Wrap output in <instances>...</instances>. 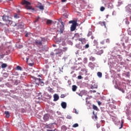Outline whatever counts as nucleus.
<instances>
[{
	"label": "nucleus",
	"mask_w": 131,
	"mask_h": 131,
	"mask_svg": "<svg viewBox=\"0 0 131 131\" xmlns=\"http://www.w3.org/2000/svg\"><path fill=\"white\" fill-rule=\"evenodd\" d=\"M38 21V19H36V20H35V22H37Z\"/></svg>",
	"instance_id": "51"
},
{
	"label": "nucleus",
	"mask_w": 131,
	"mask_h": 131,
	"mask_svg": "<svg viewBox=\"0 0 131 131\" xmlns=\"http://www.w3.org/2000/svg\"><path fill=\"white\" fill-rule=\"evenodd\" d=\"M37 19H38V20H39V16H38Z\"/></svg>",
	"instance_id": "55"
},
{
	"label": "nucleus",
	"mask_w": 131,
	"mask_h": 131,
	"mask_svg": "<svg viewBox=\"0 0 131 131\" xmlns=\"http://www.w3.org/2000/svg\"><path fill=\"white\" fill-rule=\"evenodd\" d=\"M93 43L94 46H98V41L97 40H94Z\"/></svg>",
	"instance_id": "16"
},
{
	"label": "nucleus",
	"mask_w": 131,
	"mask_h": 131,
	"mask_svg": "<svg viewBox=\"0 0 131 131\" xmlns=\"http://www.w3.org/2000/svg\"><path fill=\"white\" fill-rule=\"evenodd\" d=\"M89 67H91V68L93 67L94 63H93V62H89Z\"/></svg>",
	"instance_id": "22"
},
{
	"label": "nucleus",
	"mask_w": 131,
	"mask_h": 131,
	"mask_svg": "<svg viewBox=\"0 0 131 131\" xmlns=\"http://www.w3.org/2000/svg\"><path fill=\"white\" fill-rule=\"evenodd\" d=\"M9 1H13V0H9Z\"/></svg>",
	"instance_id": "63"
},
{
	"label": "nucleus",
	"mask_w": 131,
	"mask_h": 131,
	"mask_svg": "<svg viewBox=\"0 0 131 131\" xmlns=\"http://www.w3.org/2000/svg\"><path fill=\"white\" fill-rule=\"evenodd\" d=\"M16 69L17 70H22V68H21V67L19 66H17L16 67Z\"/></svg>",
	"instance_id": "25"
},
{
	"label": "nucleus",
	"mask_w": 131,
	"mask_h": 131,
	"mask_svg": "<svg viewBox=\"0 0 131 131\" xmlns=\"http://www.w3.org/2000/svg\"><path fill=\"white\" fill-rule=\"evenodd\" d=\"M72 118V117H71L70 115H68V116H67V119H71Z\"/></svg>",
	"instance_id": "33"
},
{
	"label": "nucleus",
	"mask_w": 131,
	"mask_h": 131,
	"mask_svg": "<svg viewBox=\"0 0 131 131\" xmlns=\"http://www.w3.org/2000/svg\"><path fill=\"white\" fill-rule=\"evenodd\" d=\"M56 129H55L54 130H48L47 131H56Z\"/></svg>",
	"instance_id": "49"
},
{
	"label": "nucleus",
	"mask_w": 131,
	"mask_h": 131,
	"mask_svg": "<svg viewBox=\"0 0 131 131\" xmlns=\"http://www.w3.org/2000/svg\"><path fill=\"white\" fill-rule=\"evenodd\" d=\"M43 119L45 121H49V120L50 119V115L48 114L44 115Z\"/></svg>",
	"instance_id": "6"
},
{
	"label": "nucleus",
	"mask_w": 131,
	"mask_h": 131,
	"mask_svg": "<svg viewBox=\"0 0 131 131\" xmlns=\"http://www.w3.org/2000/svg\"><path fill=\"white\" fill-rule=\"evenodd\" d=\"M14 17L15 18V19H18L19 15H18V14H15L14 15Z\"/></svg>",
	"instance_id": "23"
},
{
	"label": "nucleus",
	"mask_w": 131,
	"mask_h": 131,
	"mask_svg": "<svg viewBox=\"0 0 131 131\" xmlns=\"http://www.w3.org/2000/svg\"><path fill=\"white\" fill-rule=\"evenodd\" d=\"M75 113H76V114H78V113L76 112V111H75Z\"/></svg>",
	"instance_id": "54"
},
{
	"label": "nucleus",
	"mask_w": 131,
	"mask_h": 131,
	"mask_svg": "<svg viewBox=\"0 0 131 131\" xmlns=\"http://www.w3.org/2000/svg\"><path fill=\"white\" fill-rule=\"evenodd\" d=\"M105 10V7H101V8H100V11H101V12H103V11H104Z\"/></svg>",
	"instance_id": "27"
},
{
	"label": "nucleus",
	"mask_w": 131,
	"mask_h": 131,
	"mask_svg": "<svg viewBox=\"0 0 131 131\" xmlns=\"http://www.w3.org/2000/svg\"><path fill=\"white\" fill-rule=\"evenodd\" d=\"M58 100H59V96L57 94H54V101L56 102V101H58Z\"/></svg>",
	"instance_id": "9"
},
{
	"label": "nucleus",
	"mask_w": 131,
	"mask_h": 131,
	"mask_svg": "<svg viewBox=\"0 0 131 131\" xmlns=\"http://www.w3.org/2000/svg\"><path fill=\"white\" fill-rule=\"evenodd\" d=\"M37 80L40 82L41 81V79L40 78H38Z\"/></svg>",
	"instance_id": "48"
},
{
	"label": "nucleus",
	"mask_w": 131,
	"mask_h": 131,
	"mask_svg": "<svg viewBox=\"0 0 131 131\" xmlns=\"http://www.w3.org/2000/svg\"><path fill=\"white\" fill-rule=\"evenodd\" d=\"M78 123H75L73 125V127H78Z\"/></svg>",
	"instance_id": "21"
},
{
	"label": "nucleus",
	"mask_w": 131,
	"mask_h": 131,
	"mask_svg": "<svg viewBox=\"0 0 131 131\" xmlns=\"http://www.w3.org/2000/svg\"><path fill=\"white\" fill-rule=\"evenodd\" d=\"M61 106L63 109H66V107H67V103L65 102H62L61 103Z\"/></svg>",
	"instance_id": "8"
},
{
	"label": "nucleus",
	"mask_w": 131,
	"mask_h": 131,
	"mask_svg": "<svg viewBox=\"0 0 131 131\" xmlns=\"http://www.w3.org/2000/svg\"><path fill=\"white\" fill-rule=\"evenodd\" d=\"M79 41H81L82 45H84L86 42V39L84 38H81L78 39Z\"/></svg>",
	"instance_id": "7"
},
{
	"label": "nucleus",
	"mask_w": 131,
	"mask_h": 131,
	"mask_svg": "<svg viewBox=\"0 0 131 131\" xmlns=\"http://www.w3.org/2000/svg\"><path fill=\"white\" fill-rule=\"evenodd\" d=\"M46 127L47 128H50V127L49 126V125L46 126Z\"/></svg>",
	"instance_id": "52"
},
{
	"label": "nucleus",
	"mask_w": 131,
	"mask_h": 131,
	"mask_svg": "<svg viewBox=\"0 0 131 131\" xmlns=\"http://www.w3.org/2000/svg\"><path fill=\"white\" fill-rule=\"evenodd\" d=\"M82 76L79 75L78 76V79H82Z\"/></svg>",
	"instance_id": "35"
},
{
	"label": "nucleus",
	"mask_w": 131,
	"mask_h": 131,
	"mask_svg": "<svg viewBox=\"0 0 131 131\" xmlns=\"http://www.w3.org/2000/svg\"><path fill=\"white\" fill-rule=\"evenodd\" d=\"M96 126H97V128H99V127H100V126H101V125L100 124H97Z\"/></svg>",
	"instance_id": "38"
},
{
	"label": "nucleus",
	"mask_w": 131,
	"mask_h": 131,
	"mask_svg": "<svg viewBox=\"0 0 131 131\" xmlns=\"http://www.w3.org/2000/svg\"><path fill=\"white\" fill-rule=\"evenodd\" d=\"M93 92H94V93H96V91H94Z\"/></svg>",
	"instance_id": "59"
},
{
	"label": "nucleus",
	"mask_w": 131,
	"mask_h": 131,
	"mask_svg": "<svg viewBox=\"0 0 131 131\" xmlns=\"http://www.w3.org/2000/svg\"><path fill=\"white\" fill-rule=\"evenodd\" d=\"M93 114L94 115V116L92 117L93 119H94V118H95V119H98V117L97 116V115H95V112H93Z\"/></svg>",
	"instance_id": "17"
},
{
	"label": "nucleus",
	"mask_w": 131,
	"mask_h": 131,
	"mask_svg": "<svg viewBox=\"0 0 131 131\" xmlns=\"http://www.w3.org/2000/svg\"><path fill=\"white\" fill-rule=\"evenodd\" d=\"M92 39H93V37H91Z\"/></svg>",
	"instance_id": "61"
},
{
	"label": "nucleus",
	"mask_w": 131,
	"mask_h": 131,
	"mask_svg": "<svg viewBox=\"0 0 131 131\" xmlns=\"http://www.w3.org/2000/svg\"><path fill=\"white\" fill-rule=\"evenodd\" d=\"M5 114L7 118H9V117H10V112H9L8 111H6L5 112Z\"/></svg>",
	"instance_id": "11"
},
{
	"label": "nucleus",
	"mask_w": 131,
	"mask_h": 131,
	"mask_svg": "<svg viewBox=\"0 0 131 131\" xmlns=\"http://www.w3.org/2000/svg\"><path fill=\"white\" fill-rule=\"evenodd\" d=\"M69 24H72L71 26V31H74L76 29V26H77V20H70L69 22Z\"/></svg>",
	"instance_id": "4"
},
{
	"label": "nucleus",
	"mask_w": 131,
	"mask_h": 131,
	"mask_svg": "<svg viewBox=\"0 0 131 131\" xmlns=\"http://www.w3.org/2000/svg\"><path fill=\"white\" fill-rule=\"evenodd\" d=\"M107 104H108V105H110V103H108Z\"/></svg>",
	"instance_id": "60"
},
{
	"label": "nucleus",
	"mask_w": 131,
	"mask_h": 131,
	"mask_svg": "<svg viewBox=\"0 0 131 131\" xmlns=\"http://www.w3.org/2000/svg\"><path fill=\"white\" fill-rule=\"evenodd\" d=\"M75 36L76 37H78V36H79V34H78V33L75 34Z\"/></svg>",
	"instance_id": "39"
},
{
	"label": "nucleus",
	"mask_w": 131,
	"mask_h": 131,
	"mask_svg": "<svg viewBox=\"0 0 131 131\" xmlns=\"http://www.w3.org/2000/svg\"><path fill=\"white\" fill-rule=\"evenodd\" d=\"M65 97H66V95H65L64 94H61L60 96V98H65Z\"/></svg>",
	"instance_id": "32"
},
{
	"label": "nucleus",
	"mask_w": 131,
	"mask_h": 131,
	"mask_svg": "<svg viewBox=\"0 0 131 131\" xmlns=\"http://www.w3.org/2000/svg\"><path fill=\"white\" fill-rule=\"evenodd\" d=\"M36 84H37L38 85H39V84H38V83H36Z\"/></svg>",
	"instance_id": "58"
},
{
	"label": "nucleus",
	"mask_w": 131,
	"mask_h": 131,
	"mask_svg": "<svg viewBox=\"0 0 131 131\" xmlns=\"http://www.w3.org/2000/svg\"><path fill=\"white\" fill-rule=\"evenodd\" d=\"M101 45H104L105 43V42L104 41H102L100 42Z\"/></svg>",
	"instance_id": "43"
},
{
	"label": "nucleus",
	"mask_w": 131,
	"mask_h": 131,
	"mask_svg": "<svg viewBox=\"0 0 131 131\" xmlns=\"http://www.w3.org/2000/svg\"><path fill=\"white\" fill-rule=\"evenodd\" d=\"M37 19H38V20H39V16H38Z\"/></svg>",
	"instance_id": "56"
},
{
	"label": "nucleus",
	"mask_w": 131,
	"mask_h": 131,
	"mask_svg": "<svg viewBox=\"0 0 131 131\" xmlns=\"http://www.w3.org/2000/svg\"><path fill=\"white\" fill-rule=\"evenodd\" d=\"M120 91H121L123 93H124V90L121 89Z\"/></svg>",
	"instance_id": "45"
},
{
	"label": "nucleus",
	"mask_w": 131,
	"mask_h": 131,
	"mask_svg": "<svg viewBox=\"0 0 131 131\" xmlns=\"http://www.w3.org/2000/svg\"><path fill=\"white\" fill-rule=\"evenodd\" d=\"M87 106H89V107L91 106V103H90V102H87Z\"/></svg>",
	"instance_id": "40"
},
{
	"label": "nucleus",
	"mask_w": 131,
	"mask_h": 131,
	"mask_svg": "<svg viewBox=\"0 0 131 131\" xmlns=\"http://www.w3.org/2000/svg\"><path fill=\"white\" fill-rule=\"evenodd\" d=\"M93 109L96 110V111H98V107L94 104L93 105Z\"/></svg>",
	"instance_id": "15"
},
{
	"label": "nucleus",
	"mask_w": 131,
	"mask_h": 131,
	"mask_svg": "<svg viewBox=\"0 0 131 131\" xmlns=\"http://www.w3.org/2000/svg\"><path fill=\"white\" fill-rule=\"evenodd\" d=\"M94 89H98V85H96L95 87H94Z\"/></svg>",
	"instance_id": "50"
},
{
	"label": "nucleus",
	"mask_w": 131,
	"mask_h": 131,
	"mask_svg": "<svg viewBox=\"0 0 131 131\" xmlns=\"http://www.w3.org/2000/svg\"><path fill=\"white\" fill-rule=\"evenodd\" d=\"M76 48H77L78 49H82V47H81V46H80L79 44H77L76 45Z\"/></svg>",
	"instance_id": "20"
},
{
	"label": "nucleus",
	"mask_w": 131,
	"mask_h": 131,
	"mask_svg": "<svg viewBox=\"0 0 131 131\" xmlns=\"http://www.w3.org/2000/svg\"><path fill=\"white\" fill-rule=\"evenodd\" d=\"M76 90H77V86L75 85H73L72 86V91L73 92H76Z\"/></svg>",
	"instance_id": "10"
},
{
	"label": "nucleus",
	"mask_w": 131,
	"mask_h": 131,
	"mask_svg": "<svg viewBox=\"0 0 131 131\" xmlns=\"http://www.w3.org/2000/svg\"><path fill=\"white\" fill-rule=\"evenodd\" d=\"M38 8L40 10H45V7L42 5L39 6Z\"/></svg>",
	"instance_id": "19"
},
{
	"label": "nucleus",
	"mask_w": 131,
	"mask_h": 131,
	"mask_svg": "<svg viewBox=\"0 0 131 131\" xmlns=\"http://www.w3.org/2000/svg\"><path fill=\"white\" fill-rule=\"evenodd\" d=\"M1 66L2 68H6V67H8V65L7 64V63H3Z\"/></svg>",
	"instance_id": "14"
},
{
	"label": "nucleus",
	"mask_w": 131,
	"mask_h": 131,
	"mask_svg": "<svg viewBox=\"0 0 131 131\" xmlns=\"http://www.w3.org/2000/svg\"><path fill=\"white\" fill-rule=\"evenodd\" d=\"M52 22H53L52 20H47V24H48V25L49 24H52Z\"/></svg>",
	"instance_id": "18"
},
{
	"label": "nucleus",
	"mask_w": 131,
	"mask_h": 131,
	"mask_svg": "<svg viewBox=\"0 0 131 131\" xmlns=\"http://www.w3.org/2000/svg\"><path fill=\"white\" fill-rule=\"evenodd\" d=\"M28 60H29V58H26V61H27V62H28Z\"/></svg>",
	"instance_id": "53"
},
{
	"label": "nucleus",
	"mask_w": 131,
	"mask_h": 131,
	"mask_svg": "<svg viewBox=\"0 0 131 131\" xmlns=\"http://www.w3.org/2000/svg\"><path fill=\"white\" fill-rule=\"evenodd\" d=\"M53 47H56V45H53Z\"/></svg>",
	"instance_id": "57"
},
{
	"label": "nucleus",
	"mask_w": 131,
	"mask_h": 131,
	"mask_svg": "<svg viewBox=\"0 0 131 131\" xmlns=\"http://www.w3.org/2000/svg\"><path fill=\"white\" fill-rule=\"evenodd\" d=\"M67 50H68L67 47H64V48H62V51L63 52H66V51H67Z\"/></svg>",
	"instance_id": "29"
},
{
	"label": "nucleus",
	"mask_w": 131,
	"mask_h": 131,
	"mask_svg": "<svg viewBox=\"0 0 131 131\" xmlns=\"http://www.w3.org/2000/svg\"><path fill=\"white\" fill-rule=\"evenodd\" d=\"M79 96H81V95H80V94H79Z\"/></svg>",
	"instance_id": "62"
},
{
	"label": "nucleus",
	"mask_w": 131,
	"mask_h": 131,
	"mask_svg": "<svg viewBox=\"0 0 131 131\" xmlns=\"http://www.w3.org/2000/svg\"><path fill=\"white\" fill-rule=\"evenodd\" d=\"M2 19L4 22L6 23V24H8L13 27H15L16 25L15 22L12 21V17L9 16V15H7L6 14L3 15L2 16Z\"/></svg>",
	"instance_id": "1"
},
{
	"label": "nucleus",
	"mask_w": 131,
	"mask_h": 131,
	"mask_svg": "<svg viewBox=\"0 0 131 131\" xmlns=\"http://www.w3.org/2000/svg\"><path fill=\"white\" fill-rule=\"evenodd\" d=\"M48 92H50V93H54V91H53V89L52 88L49 89Z\"/></svg>",
	"instance_id": "30"
},
{
	"label": "nucleus",
	"mask_w": 131,
	"mask_h": 131,
	"mask_svg": "<svg viewBox=\"0 0 131 131\" xmlns=\"http://www.w3.org/2000/svg\"><path fill=\"white\" fill-rule=\"evenodd\" d=\"M21 5H25V9L26 10H32V11H35V9L34 8H32V6H30V5H31V3L30 2L26 1V0H23L21 2Z\"/></svg>",
	"instance_id": "3"
},
{
	"label": "nucleus",
	"mask_w": 131,
	"mask_h": 131,
	"mask_svg": "<svg viewBox=\"0 0 131 131\" xmlns=\"http://www.w3.org/2000/svg\"><path fill=\"white\" fill-rule=\"evenodd\" d=\"M30 34H31V33H27L25 35L26 37H28V36H29V35H30Z\"/></svg>",
	"instance_id": "31"
},
{
	"label": "nucleus",
	"mask_w": 131,
	"mask_h": 131,
	"mask_svg": "<svg viewBox=\"0 0 131 131\" xmlns=\"http://www.w3.org/2000/svg\"><path fill=\"white\" fill-rule=\"evenodd\" d=\"M89 48H90V45H89V44H86V45L84 46V49H89Z\"/></svg>",
	"instance_id": "28"
},
{
	"label": "nucleus",
	"mask_w": 131,
	"mask_h": 131,
	"mask_svg": "<svg viewBox=\"0 0 131 131\" xmlns=\"http://www.w3.org/2000/svg\"><path fill=\"white\" fill-rule=\"evenodd\" d=\"M2 23H0V24H1Z\"/></svg>",
	"instance_id": "64"
},
{
	"label": "nucleus",
	"mask_w": 131,
	"mask_h": 131,
	"mask_svg": "<svg viewBox=\"0 0 131 131\" xmlns=\"http://www.w3.org/2000/svg\"><path fill=\"white\" fill-rule=\"evenodd\" d=\"M123 126V121H121V126L119 127V129L122 128Z\"/></svg>",
	"instance_id": "26"
},
{
	"label": "nucleus",
	"mask_w": 131,
	"mask_h": 131,
	"mask_svg": "<svg viewBox=\"0 0 131 131\" xmlns=\"http://www.w3.org/2000/svg\"><path fill=\"white\" fill-rule=\"evenodd\" d=\"M40 83H41V85H44L45 84V83H43V81H42L41 80L40 81Z\"/></svg>",
	"instance_id": "34"
},
{
	"label": "nucleus",
	"mask_w": 131,
	"mask_h": 131,
	"mask_svg": "<svg viewBox=\"0 0 131 131\" xmlns=\"http://www.w3.org/2000/svg\"><path fill=\"white\" fill-rule=\"evenodd\" d=\"M104 53V50H101L97 52V55H102Z\"/></svg>",
	"instance_id": "12"
},
{
	"label": "nucleus",
	"mask_w": 131,
	"mask_h": 131,
	"mask_svg": "<svg viewBox=\"0 0 131 131\" xmlns=\"http://www.w3.org/2000/svg\"><path fill=\"white\" fill-rule=\"evenodd\" d=\"M106 42H108V43L110 42V40L109 39H106Z\"/></svg>",
	"instance_id": "41"
},
{
	"label": "nucleus",
	"mask_w": 131,
	"mask_h": 131,
	"mask_svg": "<svg viewBox=\"0 0 131 131\" xmlns=\"http://www.w3.org/2000/svg\"><path fill=\"white\" fill-rule=\"evenodd\" d=\"M41 40L39 39H36L35 40L34 43L36 45V46H42V43L43 42H45V41H47V39H46V38L45 37H41Z\"/></svg>",
	"instance_id": "5"
},
{
	"label": "nucleus",
	"mask_w": 131,
	"mask_h": 131,
	"mask_svg": "<svg viewBox=\"0 0 131 131\" xmlns=\"http://www.w3.org/2000/svg\"><path fill=\"white\" fill-rule=\"evenodd\" d=\"M110 7V8H112L113 7V5H112V4L110 3L108 5V7Z\"/></svg>",
	"instance_id": "36"
},
{
	"label": "nucleus",
	"mask_w": 131,
	"mask_h": 131,
	"mask_svg": "<svg viewBox=\"0 0 131 131\" xmlns=\"http://www.w3.org/2000/svg\"><path fill=\"white\" fill-rule=\"evenodd\" d=\"M90 35H92V32H89V34H88V36H90Z\"/></svg>",
	"instance_id": "44"
},
{
	"label": "nucleus",
	"mask_w": 131,
	"mask_h": 131,
	"mask_svg": "<svg viewBox=\"0 0 131 131\" xmlns=\"http://www.w3.org/2000/svg\"><path fill=\"white\" fill-rule=\"evenodd\" d=\"M67 0H61L62 3H65Z\"/></svg>",
	"instance_id": "46"
},
{
	"label": "nucleus",
	"mask_w": 131,
	"mask_h": 131,
	"mask_svg": "<svg viewBox=\"0 0 131 131\" xmlns=\"http://www.w3.org/2000/svg\"><path fill=\"white\" fill-rule=\"evenodd\" d=\"M97 76H98V77L99 78H101L102 76V74L100 72H97Z\"/></svg>",
	"instance_id": "13"
},
{
	"label": "nucleus",
	"mask_w": 131,
	"mask_h": 131,
	"mask_svg": "<svg viewBox=\"0 0 131 131\" xmlns=\"http://www.w3.org/2000/svg\"><path fill=\"white\" fill-rule=\"evenodd\" d=\"M125 24H127V25H128V24H129V21H128V20H126L125 21Z\"/></svg>",
	"instance_id": "37"
},
{
	"label": "nucleus",
	"mask_w": 131,
	"mask_h": 131,
	"mask_svg": "<svg viewBox=\"0 0 131 131\" xmlns=\"http://www.w3.org/2000/svg\"><path fill=\"white\" fill-rule=\"evenodd\" d=\"M29 66H33V65H34V63H29Z\"/></svg>",
	"instance_id": "42"
},
{
	"label": "nucleus",
	"mask_w": 131,
	"mask_h": 131,
	"mask_svg": "<svg viewBox=\"0 0 131 131\" xmlns=\"http://www.w3.org/2000/svg\"><path fill=\"white\" fill-rule=\"evenodd\" d=\"M98 105L100 106V105H101V102L98 101Z\"/></svg>",
	"instance_id": "47"
},
{
	"label": "nucleus",
	"mask_w": 131,
	"mask_h": 131,
	"mask_svg": "<svg viewBox=\"0 0 131 131\" xmlns=\"http://www.w3.org/2000/svg\"><path fill=\"white\" fill-rule=\"evenodd\" d=\"M90 61H95V60H96V58H95V57H94L93 56H91L90 58Z\"/></svg>",
	"instance_id": "24"
},
{
	"label": "nucleus",
	"mask_w": 131,
	"mask_h": 131,
	"mask_svg": "<svg viewBox=\"0 0 131 131\" xmlns=\"http://www.w3.org/2000/svg\"><path fill=\"white\" fill-rule=\"evenodd\" d=\"M58 21L61 23V25L57 27L58 30L57 33L59 34H62L65 29V24L62 21V18H59Z\"/></svg>",
	"instance_id": "2"
}]
</instances>
